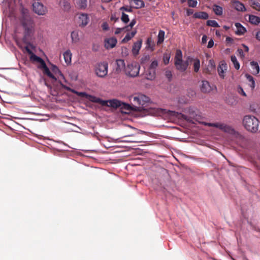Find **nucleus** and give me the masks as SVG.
<instances>
[{"label": "nucleus", "mask_w": 260, "mask_h": 260, "mask_svg": "<svg viewBox=\"0 0 260 260\" xmlns=\"http://www.w3.org/2000/svg\"><path fill=\"white\" fill-rule=\"evenodd\" d=\"M34 12L39 15H44L47 12V8L41 3L35 2L32 4Z\"/></svg>", "instance_id": "423d86ee"}, {"label": "nucleus", "mask_w": 260, "mask_h": 260, "mask_svg": "<svg viewBox=\"0 0 260 260\" xmlns=\"http://www.w3.org/2000/svg\"><path fill=\"white\" fill-rule=\"evenodd\" d=\"M122 31H126L125 27L122 28H117L115 31V34L117 35L120 34Z\"/></svg>", "instance_id": "de8ad7c7"}, {"label": "nucleus", "mask_w": 260, "mask_h": 260, "mask_svg": "<svg viewBox=\"0 0 260 260\" xmlns=\"http://www.w3.org/2000/svg\"><path fill=\"white\" fill-rule=\"evenodd\" d=\"M20 22L23 29L22 41L25 44H30V40L35 30V22L30 15L23 13Z\"/></svg>", "instance_id": "f257e3e1"}, {"label": "nucleus", "mask_w": 260, "mask_h": 260, "mask_svg": "<svg viewBox=\"0 0 260 260\" xmlns=\"http://www.w3.org/2000/svg\"><path fill=\"white\" fill-rule=\"evenodd\" d=\"M245 76L246 77L247 80L249 82V85L252 89H253L255 87V82L253 78L250 75L246 74Z\"/></svg>", "instance_id": "2f4dec72"}, {"label": "nucleus", "mask_w": 260, "mask_h": 260, "mask_svg": "<svg viewBox=\"0 0 260 260\" xmlns=\"http://www.w3.org/2000/svg\"><path fill=\"white\" fill-rule=\"evenodd\" d=\"M120 10H123V11H126V12H132V9L131 8H128L127 7H122L120 8Z\"/></svg>", "instance_id": "864d4df0"}, {"label": "nucleus", "mask_w": 260, "mask_h": 260, "mask_svg": "<svg viewBox=\"0 0 260 260\" xmlns=\"http://www.w3.org/2000/svg\"><path fill=\"white\" fill-rule=\"evenodd\" d=\"M237 91L239 93L242 94V95L246 96V94L244 91L243 90V88L241 86H239L237 89Z\"/></svg>", "instance_id": "8fccbe9b"}, {"label": "nucleus", "mask_w": 260, "mask_h": 260, "mask_svg": "<svg viewBox=\"0 0 260 260\" xmlns=\"http://www.w3.org/2000/svg\"><path fill=\"white\" fill-rule=\"evenodd\" d=\"M194 95H195V92L193 91H192V93H191V96H193Z\"/></svg>", "instance_id": "774afa93"}, {"label": "nucleus", "mask_w": 260, "mask_h": 260, "mask_svg": "<svg viewBox=\"0 0 260 260\" xmlns=\"http://www.w3.org/2000/svg\"><path fill=\"white\" fill-rule=\"evenodd\" d=\"M26 45H27V46L24 47V49H25V51L28 53V54L30 55L31 54H32L33 52L29 49V46H31V44H30V45H29V44H26Z\"/></svg>", "instance_id": "3c124183"}, {"label": "nucleus", "mask_w": 260, "mask_h": 260, "mask_svg": "<svg viewBox=\"0 0 260 260\" xmlns=\"http://www.w3.org/2000/svg\"><path fill=\"white\" fill-rule=\"evenodd\" d=\"M87 99L92 102L100 104L103 106L106 104V102L104 100L91 95L88 94Z\"/></svg>", "instance_id": "6ab92c4d"}, {"label": "nucleus", "mask_w": 260, "mask_h": 260, "mask_svg": "<svg viewBox=\"0 0 260 260\" xmlns=\"http://www.w3.org/2000/svg\"><path fill=\"white\" fill-rule=\"evenodd\" d=\"M133 128L135 130V133H134L133 134H131L128 135L127 136H125V137H133V136H135L137 134H142L144 133V132L142 131L139 130V129L135 128Z\"/></svg>", "instance_id": "c03bdc74"}, {"label": "nucleus", "mask_w": 260, "mask_h": 260, "mask_svg": "<svg viewBox=\"0 0 260 260\" xmlns=\"http://www.w3.org/2000/svg\"><path fill=\"white\" fill-rule=\"evenodd\" d=\"M63 56L64 59V61L67 64H69L71 62L72 53L70 50H68L65 51L63 54Z\"/></svg>", "instance_id": "a878e982"}, {"label": "nucleus", "mask_w": 260, "mask_h": 260, "mask_svg": "<svg viewBox=\"0 0 260 260\" xmlns=\"http://www.w3.org/2000/svg\"><path fill=\"white\" fill-rule=\"evenodd\" d=\"M140 69V66L138 63L133 62L127 65L125 68L124 72L126 75L131 77H135L138 75Z\"/></svg>", "instance_id": "20e7f679"}, {"label": "nucleus", "mask_w": 260, "mask_h": 260, "mask_svg": "<svg viewBox=\"0 0 260 260\" xmlns=\"http://www.w3.org/2000/svg\"><path fill=\"white\" fill-rule=\"evenodd\" d=\"M189 62L193 61V70L196 73L198 72L200 68V61L199 59H193L191 57H188Z\"/></svg>", "instance_id": "412c9836"}, {"label": "nucleus", "mask_w": 260, "mask_h": 260, "mask_svg": "<svg viewBox=\"0 0 260 260\" xmlns=\"http://www.w3.org/2000/svg\"><path fill=\"white\" fill-rule=\"evenodd\" d=\"M190 118H192L194 121L202 123L204 125H207L209 126H213L216 128H219L222 131L229 133V134H233L234 133V129L230 126L223 123H208L206 122H203L201 121L202 117L200 115L198 114H194L193 113L190 114Z\"/></svg>", "instance_id": "f03ea898"}, {"label": "nucleus", "mask_w": 260, "mask_h": 260, "mask_svg": "<svg viewBox=\"0 0 260 260\" xmlns=\"http://www.w3.org/2000/svg\"><path fill=\"white\" fill-rule=\"evenodd\" d=\"M170 55L168 54H165L163 56V61L165 64H168L169 63Z\"/></svg>", "instance_id": "a18cd8bd"}, {"label": "nucleus", "mask_w": 260, "mask_h": 260, "mask_svg": "<svg viewBox=\"0 0 260 260\" xmlns=\"http://www.w3.org/2000/svg\"><path fill=\"white\" fill-rule=\"evenodd\" d=\"M106 104L103 106L111 107L112 108H118L121 105V102L115 99L105 101Z\"/></svg>", "instance_id": "4468645a"}, {"label": "nucleus", "mask_w": 260, "mask_h": 260, "mask_svg": "<svg viewBox=\"0 0 260 260\" xmlns=\"http://www.w3.org/2000/svg\"><path fill=\"white\" fill-rule=\"evenodd\" d=\"M108 64L107 62H103L98 63L95 69L96 75L100 77H105L108 73Z\"/></svg>", "instance_id": "39448f33"}, {"label": "nucleus", "mask_w": 260, "mask_h": 260, "mask_svg": "<svg viewBox=\"0 0 260 260\" xmlns=\"http://www.w3.org/2000/svg\"><path fill=\"white\" fill-rule=\"evenodd\" d=\"M116 64L117 66L116 70L118 73L120 72L123 70H125L126 67L124 60L121 59H117L116 60Z\"/></svg>", "instance_id": "a211bd4d"}, {"label": "nucleus", "mask_w": 260, "mask_h": 260, "mask_svg": "<svg viewBox=\"0 0 260 260\" xmlns=\"http://www.w3.org/2000/svg\"><path fill=\"white\" fill-rule=\"evenodd\" d=\"M213 45H214V42H213V41L211 39V40H210L208 42V45H207V47H208V48H212V47L213 46Z\"/></svg>", "instance_id": "6e6d98bb"}, {"label": "nucleus", "mask_w": 260, "mask_h": 260, "mask_svg": "<svg viewBox=\"0 0 260 260\" xmlns=\"http://www.w3.org/2000/svg\"><path fill=\"white\" fill-rule=\"evenodd\" d=\"M233 39L230 37H227L226 38V42L227 43H232L233 42Z\"/></svg>", "instance_id": "13d9d810"}, {"label": "nucleus", "mask_w": 260, "mask_h": 260, "mask_svg": "<svg viewBox=\"0 0 260 260\" xmlns=\"http://www.w3.org/2000/svg\"><path fill=\"white\" fill-rule=\"evenodd\" d=\"M59 82L60 85L61 86V87L62 88H63L69 91H70L73 93H75L78 96H80L81 97L86 98V99H87L88 94H87L86 93L83 92H78V91H76L74 89L71 88L70 87H69L65 85L64 84H63V83L60 80H59Z\"/></svg>", "instance_id": "9d476101"}, {"label": "nucleus", "mask_w": 260, "mask_h": 260, "mask_svg": "<svg viewBox=\"0 0 260 260\" xmlns=\"http://www.w3.org/2000/svg\"><path fill=\"white\" fill-rule=\"evenodd\" d=\"M243 124L245 129L251 133H255L258 131L259 121L254 116H245L243 119Z\"/></svg>", "instance_id": "7ed1b4c3"}, {"label": "nucleus", "mask_w": 260, "mask_h": 260, "mask_svg": "<svg viewBox=\"0 0 260 260\" xmlns=\"http://www.w3.org/2000/svg\"><path fill=\"white\" fill-rule=\"evenodd\" d=\"M231 60L233 63L235 68L236 70H239L240 68V64L238 61L235 55H232L231 56Z\"/></svg>", "instance_id": "c9c22d12"}, {"label": "nucleus", "mask_w": 260, "mask_h": 260, "mask_svg": "<svg viewBox=\"0 0 260 260\" xmlns=\"http://www.w3.org/2000/svg\"><path fill=\"white\" fill-rule=\"evenodd\" d=\"M165 75L166 77L170 81L172 78V74L170 71H167L165 73Z\"/></svg>", "instance_id": "09e8293b"}, {"label": "nucleus", "mask_w": 260, "mask_h": 260, "mask_svg": "<svg viewBox=\"0 0 260 260\" xmlns=\"http://www.w3.org/2000/svg\"><path fill=\"white\" fill-rule=\"evenodd\" d=\"M136 23V20L133 19L128 25L125 26V27L126 28V31L130 30L132 28V27L135 25Z\"/></svg>", "instance_id": "79ce46f5"}, {"label": "nucleus", "mask_w": 260, "mask_h": 260, "mask_svg": "<svg viewBox=\"0 0 260 260\" xmlns=\"http://www.w3.org/2000/svg\"><path fill=\"white\" fill-rule=\"evenodd\" d=\"M51 70L53 72V75L57 79H58V82L59 83V80H60L63 83V82H67V81L66 80L64 75L57 66L52 64L51 67ZM57 81V80L56 81Z\"/></svg>", "instance_id": "6e6552de"}, {"label": "nucleus", "mask_w": 260, "mask_h": 260, "mask_svg": "<svg viewBox=\"0 0 260 260\" xmlns=\"http://www.w3.org/2000/svg\"><path fill=\"white\" fill-rule=\"evenodd\" d=\"M71 38L72 41L74 43H76L79 41V38L78 36V33L76 31H74L71 33Z\"/></svg>", "instance_id": "4c0bfd02"}, {"label": "nucleus", "mask_w": 260, "mask_h": 260, "mask_svg": "<svg viewBox=\"0 0 260 260\" xmlns=\"http://www.w3.org/2000/svg\"><path fill=\"white\" fill-rule=\"evenodd\" d=\"M251 71L254 75H256L259 72V67L258 63L255 61L250 62Z\"/></svg>", "instance_id": "aec40b11"}, {"label": "nucleus", "mask_w": 260, "mask_h": 260, "mask_svg": "<svg viewBox=\"0 0 260 260\" xmlns=\"http://www.w3.org/2000/svg\"><path fill=\"white\" fill-rule=\"evenodd\" d=\"M189 65L188 58L187 60L183 61V60L178 62V64H175V66L177 70L181 72H184L186 71L187 68Z\"/></svg>", "instance_id": "ddd939ff"}, {"label": "nucleus", "mask_w": 260, "mask_h": 260, "mask_svg": "<svg viewBox=\"0 0 260 260\" xmlns=\"http://www.w3.org/2000/svg\"><path fill=\"white\" fill-rule=\"evenodd\" d=\"M156 71L150 69L146 73V78L149 80H153L155 77Z\"/></svg>", "instance_id": "393cba45"}, {"label": "nucleus", "mask_w": 260, "mask_h": 260, "mask_svg": "<svg viewBox=\"0 0 260 260\" xmlns=\"http://www.w3.org/2000/svg\"><path fill=\"white\" fill-rule=\"evenodd\" d=\"M111 1L112 0H102L103 3H109V2H111Z\"/></svg>", "instance_id": "69168bd1"}, {"label": "nucleus", "mask_w": 260, "mask_h": 260, "mask_svg": "<svg viewBox=\"0 0 260 260\" xmlns=\"http://www.w3.org/2000/svg\"><path fill=\"white\" fill-rule=\"evenodd\" d=\"M235 26L237 28L236 34L238 35H242L246 31V28L240 23H236Z\"/></svg>", "instance_id": "4be33fe9"}, {"label": "nucleus", "mask_w": 260, "mask_h": 260, "mask_svg": "<svg viewBox=\"0 0 260 260\" xmlns=\"http://www.w3.org/2000/svg\"><path fill=\"white\" fill-rule=\"evenodd\" d=\"M227 70V64L224 61L220 62L217 68V71L219 76L223 79L224 77V73Z\"/></svg>", "instance_id": "9b49d317"}, {"label": "nucleus", "mask_w": 260, "mask_h": 260, "mask_svg": "<svg viewBox=\"0 0 260 260\" xmlns=\"http://www.w3.org/2000/svg\"><path fill=\"white\" fill-rule=\"evenodd\" d=\"M233 6L238 11L244 12L246 8L243 4L237 0L233 1Z\"/></svg>", "instance_id": "2eb2a0df"}, {"label": "nucleus", "mask_w": 260, "mask_h": 260, "mask_svg": "<svg viewBox=\"0 0 260 260\" xmlns=\"http://www.w3.org/2000/svg\"><path fill=\"white\" fill-rule=\"evenodd\" d=\"M249 5L254 9L260 11V3L255 0H249Z\"/></svg>", "instance_id": "bb28decb"}, {"label": "nucleus", "mask_w": 260, "mask_h": 260, "mask_svg": "<svg viewBox=\"0 0 260 260\" xmlns=\"http://www.w3.org/2000/svg\"><path fill=\"white\" fill-rule=\"evenodd\" d=\"M237 52H238L239 55L241 57L243 58V57H245V54H244L243 49L238 48V50H237Z\"/></svg>", "instance_id": "603ef678"}, {"label": "nucleus", "mask_w": 260, "mask_h": 260, "mask_svg": "<svg viewBox=\"0 0 260 260\" xmlns=\"http://www.w3.org/2000/svg\"><path fill=\"white\" fill-rule=\"evenodd\" d=\"M207 37L205 35H204L202 37V43L203 44H205L207 42Z\"/></svg>", "instance_id": "052dcab7"}, {"label": "nucleus", "mask_w": 260, "mask_h": 260, "mask_svg": "<svg viewBox=\"0 0 260 260\" xmlns=\"http://www.w3.org/2000/svg\"><path fill=\"white\" fill-rule=\"evenodd\" d=\"M198 2L196 0H188V5L190 7L195 8Z\"/></svg>", "instance_id": "49530a36"}, {"label": "nucleus", "mask_w": 260, "mask_h": 260, "mask_svg": "<svg viewBox=\"0 0 260 260\" xmlns=\"http://www.w3.org/2000/svg\"><path fill=\"white\" fill-rule=\"evenodd\" d=\"M165 31L162 30H160L158 32V40H157V44H161L164 41L165 38Z\"/></svg>", "instance_id": "473e14b6"}, {"label": "nucleus", "mask_w": 260, "mask_h": 260, "mask_svg": "<svg viewBox=\"0 0 260 260\" xmlns=\"http://www.w3.org/2000/svg\"><path fill=\"white\" fill-rule=\"evenodd\" d=\"M118 19L115 16L112 15L111 17V20L116 21Z\"/></svg>", "instance_id": "e2e57ef3"}, {"label": "nucleus", "mask_w": 260, "mask_h": 260, "mask_svg": "<svg viewBox=\"0 0 260 260\" xmlns=\"http://www.w3.org/2000/svg\"><path fill=\"white\" fill-rule=\"evenodd\" d=\"M117 43V40L115 38H110L105 40V47L106 48H112L115 46Z\"/></svg>", "instance_id": "dca6fc26"}, {"label": "nucleus", "mask_w": 260, "mask_h": 260, "mask_svg": "<svg viewBox=\"0 0 260 260\" xmlns=\"http://www.w3.org/2000/svg\"><path fill=\"white\" fill-rule=\"evenodd\" d=\"M29 58L30 61L32 62H38L41 59V57L37 56L34 53L30 55Z\"/></svg>", "instance_id": "58836bf2"}, {"label": "nucleus", "mask_w": 260, "mask_h": 260, "mask_svg": "<svg viewBox=\"0 0 260 260\" xmlns=\"http://www.w3.org/2000/svg\"><path fill=\"white\" fill-rule=\"evenodd\" d=\"M223 28H224L225 30H228V29H229L230 28V27H229V26H226V25H224V26H223Z\"/></svg>", "instance_id": "338daca9"}, {"label": "nucleus", "mask_w": 260, "mask_h": 260, "mask_svg": "<svg viewBox=\"0 0 260 260\" xmlns=\"http://www.w3.org/2000/svg\"><path fill=\"white\" fill-rule=\"evenodd\" d=\"M149 98L144 94H139L133 98V102L135 104H137L139 105H141L142 106L144 105L149 102Z\"/></svg>", "instance_id": "1a4fd4ad"}, {"label": "nucleus", "mask_w": 260, "mask_h": 260, "mask_svg": "<svg viewBox=\"0 0 260 260\" xmlns=\"http://www.w3.org/2000/svg\"><path fill=\"white\" fill-rule=\"evenodd\" d=\"M142 40H139L134 44L132 48V52L134 55L136 56L139 54V50L142 46Z\"/></svg>", "instance_id": "f3484780"}, {"label": "nucleus", "mask_w": 260, "mask_h": 260, "mask_svg": "<svg viewBox=\"0 0 260 260\" xmlns=\"http://www.w3.org/2000/svg\"><path fill=\"white\" fill-rule=\"evenodd\" d=\"M255 39L258 41H260V30L257 31L255 35Z\"/></svg>", "instance_id": "bf43d9fd"}, {"label": "nucleus", "mask_w": 260, "mask_h": 260, "mask_svg": "<svg viewBox=\"0 0 260 260\" xmlns=\"http://www.w3.org/2000/svg\"><path fill=\"white\" fill-rule=\"evenodd\" d=\"M201 89L203 92L206 93L209 92L211 90V87L208 81H203Z\"/></svg>", "instance_id": "5701e85b"}, {"label": "nucleus", "mask_w": 260, "mask_h": 260, "mask_svg": "<svg viewBox=\"0 0 260 260\" xmlns=\"http://www.w3.org/2000/svg\"><path fill=\"white\" fill-rule=\"evenodd\" d=\"M149 59H150V56L149 55H146L144 57L142 58V61L143 62H145V61L149 60Z\"/></svg>", "instance_id": "4d7b16f0"}, {"label": "nucleus", "mask_w": 260, "mask_h": 260, "mask_svg": "<svg viewBox=\"0 0 260 260\" xmlns=\"http://www.w3.org/2000/svg\"><path fill=\"white\" fill-rule=\"evenodd\" d=\"M157 66H158V61L157 60H153L151 62L149 69L156 71V69L157 67Z\"/></svg>", "instance_id": "37998d69"}, {"label": "nucleus", "mask_w": 260, "mask_h": 260, "mask_svg": "<svg viewBox=\"0 0 260 260\" xmlns=\"http://www.w3.org/2000/svg\"><path fill=\"white\" fill-rule=\"evenodd\" d=\"M121 19L124 23H127L129 20L128 15L126 14L124 12L122 13Z\"/></svg>", "instance_id": "a19ab883"}, {"label": "nucleus", "mask_w": 260, "mask_h": 260, "mask_svg": "<svg viewBox=\"0 0 260 260\" xmlns=\"http://www.w3.org/2000/svg\"><path fill=\"white\" fill-rule=\"evenodd\" d=\"M207 25L214 27H219L218 23L215 20H209L207 21Z\"/></svg>", "instance_id": "ea45409f"}, {"label": "nucleus", "mask_w": 260, "mask_h": 260, "mask_svg": "<svg viewBox=\"0 0 260 260\" xmlns=\"http://www.w3.org/2000/svg\"><path fill=\"white\" fill-rule=\"evenodd\" d=\"M87 0H78L77 5L80 9H85L87 7Z\"/></svg>", "instance_id": "e433bc0d"}, {"label": "nucleus", "mask_w": 260, "mask_h": 260, "mask_svg": "<svg viewBox=\"0 0 260 260\" xmlns=\"http://www.w3.org/2000/svg\"><path fill=\"white\" fill-rule=\"evenodd\" d=\"M134 2L136 9H139L144 7L145 4L142 0H132Z\"/></svg>", "instance_id": "f704fd0d"}, {"label": "nucleus", "mask_w": 260, "mask_h": 260, "mask_svg": "<svg viewBox=\"0 0 260 260\" xmlns=\"http://www.w3.org/2000/svg\"><path fill=\"white\" fill-rule=\"evenodd\" d=\"M121 105L119 107H120L122 112L126 113L128 111H130L132 110L131 106L128 104L121 102Z\"/></svg>", "instance_id": "c756f323"}, {"label": "nucleus", "mask_w": 260, "mask_h": 260, "mask_svg": "<svg viewBox=\"0 0 260 260\" xmlns=\"http://www.w3.org/2000/svg\"><path fill=\"white\" fill-rule=\"evenodd\" d=\"M243 48V51L244 50L245 52H248L249 51V48L247 46L245 45V44L242 45Z\"/></svg>", "instance_id": "680f3d73"}, {"label": "nucleus", "mask_w": 260, "mask_h": 260, "mask_svg": "<svg viewBox=\"0 0 260 260\" xmlns=\"http://www.w3.org/2000/svg\"><path fill=\"white\" fill-rule=\"evenodd\" d=\"M124 141H125V142H135V143H137V142H140L139 141H135V140H124Z\"/></svg>", "instance_id": "0e129e2a"}, {"label": "nucleus", "mask_w": 260, "mask_h": 260, "mask_svg": "<svg viewBox=\"0 0 260 260\" xmlns=\"http://www.w3.org/2000/svg\"><path fill=\"white\" fill-rule=\"evenodd\" d=\"M174 59V64H178L179 62H180L181 61L183 60L182 54L180 50H177Z\"/></svg>", "instance_id": "c85d7f7f"}, {"label": "nucleus", "mask_w": 260, "mask_h": 260, "mask_svg": "<svg viewBox=\"0 0 260 260\" xmlns=\"http://www.w3.org/2000/svg\"><path fill=\"white\" fill-rule=\"evenodd\" d=\"M38 63H39L40 64L39 68L43 70V73L45 75H46L48 77L53 79L54 81L57 80L56 78L50 71L49 68L47 67L45 62L43 59L41 58Z\"/></svg>", "instance_id": "0eeeda50"}, {"label": "nucleus", "mask_w": 260, "mask_h": 260, "mask_svg": "<svg viewBox=\"0 0 260 260\" xmlns=\"http://www.w3.org/2000/svg\"><path fill=\"white\" fill-rule=\"evenodd\" d=\"M194 17L197 18L207 19L209 17V15L208 13L205 12H200L194 13Z\"/></svg>", "instance_id": "cd10ccee"}, {"label": "nucleus", "mask_w": 260, "mask_h": 260, "mask_svg": "<svg viewBox=\"0 0 260 260\" xmlns=\"http://www.w3.org/2000/svg\"><path fill=\"white\" fill-rule=\"evenodd\" d=\"M214 12L216 15L220 16L222 14L223 9L222 8L219 6L214 5L213 8Z\"/></svg>", "instance_id": "7c9ffc66"}, {"label": "nucleus", "mask_w": 260, "mask_h": 260, "mask_svg": "<svg viewBox=\"0 0 260 260\" xmlns=\"http://www.w3.org/2000/svg\"><path fill=\"white\" fill-rule=\"evenodd\" d=\"M136 34V31H133L131 33H127L124 39L122 40V42H125L129 40H130L132 38H133Z\"/></svg>", "instance_id": "72a5a7b5"}, {"label": "nucleus", "mask_w": 260, "mask_h": 260, "mask_svg": "<svg viewBox=\"0 0 260 260\" xmlns=\"http://www.w3.org/2000/svg\"><path fill=\"white\" fill-rule=\"evenodd\" d=\"M249 22L252 24L258 25L260 23V17L253 15H249Z\"/></svg>", "instance_id": "b1692460"}, {"label": "nucleus", "mask_w": 260, "mask_h": 260, "mask_svg": "<svg viewBox=\"0 0 260 260\" xmlns=\"http://www.w3.org/2000/svg\"><path fill=\"white\" fill-rule=\"evenodd\" d=\"M102 27L103 29L104 30H108V29H109L108 25L106 22L103 23L102 24Z\"/></svg>", "instance_id": "5fc2aeb1"}, {"label": "nucleus", "mask_w": 260, "mask_h": 260, "mask_svg": "<svg viewBox=\"0 0 260 260\" xmlns=\"http://www.w3.org/2000/svg\"><path fill=\"white\" fill-rule=\"evenodd\" d=\"M89 18L87 14H81L79 16L78 23L82 27L85 26L89 22Z\"/></svg>", "instance_id": "f8f14e48"}]
</instances>
